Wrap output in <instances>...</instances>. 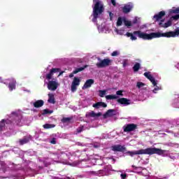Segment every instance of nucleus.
<instances>
[{
	"label": "nucleus",
	"mask_w": 179,
	"mask_h": 179,
	"mask_svg": "<svg viewBox=\"0 0 179 179\" xmlns=\"http://www.w3.org/2000/svg\"><path fill=\"white\" fill-rule=\"evenodd\" d=\"M126 36L127 37H130V39L132 41L138 39L135 36H138L139 38H142L143 40H152V38H159L160 37L170 38V37H176V36H179V29H177L175 31H170L165 33L152 32L150 34L142 32L141 31H134L133 34L127 32Z\"/></svg>",
	"instance_id": "1"
},
{
	"label": "nucleus",
	"mask_w": 179,
	"mask_h": 179,
	"mask_svg": "<svg viewBox=\"0 0 179 179\" xmlns=\"http://www.w3.org/2000/svg\"><path fill=\"white\" fill-rule=\"evenodd\" d=\"M127 155H129L131 157H134L135 155H149V156H152V155H164V150L160 148H148L145 149H141L137 151H127Z\"/></svg>",
	"instance_id": "2"
},
{
	"label": "nucleus",
	"mask_w": 179,
	"mask_h": 179,
	"mask_svg": "<svg viewBox=\"0 0 179 179\" xmlns=\"http://www.w3.org/2000/svg\"><path fill=\"white\" fill-rule=\"evenodd\" d=\"M104 12V7L101 1H98L96 2L94 7L93 8V16L92 22H96L99 17V15H101V13Z\"/></svg>",
	"instance_id": "3"
},
{
	"label": "nucleus",
	"mask_w": 179,
	"mask_h": 179,
	"mask_svg": "<svg viewBox=\"0 0 179 179\" xmlns=\"http://www.w3.org/2000/svg\"><path fill=\"white\" fill-rule=\"evenodd\" d=\"M98 61H99V62H97L96 64V66L99 69L101 68H106L107 66H110V65H111V59L106 58V59H100V57H97Z\"/></svg>",
	"instance_id": "4"
},
{
	"label": "nucleus",
	"mask_w": 179,
	"mask_h": 179,
	"mask_svg": "<svg viewBox=\"0 0 179 179\" xmlns=\"http://www.w3.org/2000/svg\"><path fill=\"white\" fill-rule=\"evenodd\" d=\"M124 132H134L135 130L138 129V124L131 123L126 124L123 126Z\"/></svg>",
	"instance_id": "5"
},
{
	"label": "nucleus",
	"mask_w": 179,
	"mask_h": 179,
	"mask_svg": "<svg viewBox=\"0 0 179 179\" xmlns=\"http://www.w3.org/2000/svg\"><path fill=\"white\" fill-rule=\"evenodd\" d=\"M132 9H134V3L132 2H129L124 4V6L122 8L123 13H129Z\"/></svg>",
	"instance_id": "6"
},
{
	"label": "nucleus",
	"mask_w": 179,
	"mask_h": 179,
	"mask_svg": "<svg viewBox=\"0 0 179 179\" xmlns=\"http://www.w3.org/2000/svg\"><path fill=\"white\" fill-rule=\"evenodd\" d=\"M111 150H113V152H122L124 153V152L127 150V148L125 145H121L118 144L111 146Z\"/></svg>",
	"instance_id": "7"
},
{
	"label": "nucleus",
	"mask_w": 179,
	"mask_h": 179,
	"mask_svg": "<svg viewBox=\"0 0 179 179\" xmlns=\"http://www.w3.org/2000/svg\"><path fill=\"white\" fill-rule=\"evenodd\" d=\"M80 85V79L78 77H74L71 84V92H76L77 86Z\"/></svg>",
	"instance_id": "8"
},
{
	"label": "nucleus",
	"mask_w": 179,
	"mask_h": 179,
	"mask_svg": "<svg viewBox=\"0 0 179 179\" xmlns=\"http://www.w3.org/2000/svg\"><path fill=\"white\" fill-rule=\"evenodd\" d=\"M144 76H145V78H147V79H148L152 83L153 86H157V83L156 82V80L153 76L150 74V72L144 73Z\"/></svg>",
	"instance_id": "9"
},
{
	"label": "nucleus",
	"mask_w": 179,
	"mask_h": 179,
	"mask_svg": "<svg viewBox=\"0 0 179 179\" xmlns=\"http://www.w3.org/2000/svg\"><path fill=\"white\" fill-rule=\"evenodd\" d=\"M48 89L49 90H57L58 89V83L55 81H49L48 83Z\"/></svg>",
	"instance_id": "10"
},
{
	"label": "nucleus",
	"mask_w": 179,
	"mask_h": 179,
	"mask_svg": "<svg viewBox=\"0 0 179 179\" xmlns=\"http://www.w3.org/2000/svg\"><path fill=\"white\" fill-rule=\"evenodd\" d=\"M87 65H85L83 67L76 69L71 73L69 74V78H73V75H76V73H79V72H82V71H85L86 68H87Z\"/></svg>",
	"instance_id": "11"
},
{
	"label": "nucleus",
	"mask_w": 179,
	"mask_h": 179,
	"mask_svg": "<svg viewBox=\"0 0 179 179\" xmlns=\"http://www.w3.org/2000/svg\"><path fill=\"white\" fill-rule=\"evenodd\" d=\"M119 104H122L123 106H129L131 104V100L127 98H120L117 100Z\"/></svg>",
	"instance_id": "12"
},
{
	"label": "nucleus",
	"mask_w": 179,
	"mask_h": 179,
	"mask_svg": "<svg viewBox=\"0 0 179 179\" xmlns=\"http://www.w3.org/2000/svg\"><path fill=\"white\" fill-rule=\"evenodd\" d=\"M101 115H102V113L100 112L98 113H94V111H91V112L87 113L85 115V117L86 118H90V117L92 118H96V117H101Z\"/></svg>",
	"instance_id": "13"
},
{
	"label": "nucleus",
	"mask_w": 179,
	"mask_h": 179,
	"mask_svg": "<svg viewBox=\"0 0 179 179\" xmlns=\"http://www.w3.org/2000/svg\"><path fill=\"white\" fill-rule=\"evenodd\" d=\"M57 72H59V69L53 68L50 69V71L46 75V79H48V80H51L52 78V75H54V73H57Z\"/></svg>",
	"instance_id": "14"
},
{
	"label": "nucleus",
	"mask_w": 179,
	"mask_h": 179,
	"mask_svg": "<svg viewBox=\"0 0 179 179\" xmlns=\"http://www.w3.org/2000/svg\"><path fill=\"white\" fill-rule=\"evenodd\" d=\"M164 22V20H161L160 22H159V26H160V27H164L165 29H167V27H170V26L173 24V22L170 20L164 24L163 23Z\"/></svg>",
	"instance_id": "15"
},
{
	"label": "nucleus",
	"mask_w": 179,
	"mask_h": 179,
	"mask_svg": "<svg viewBox=\"0 0 179 179\" xmlns=\"http://www.w3.org/2000/svg\"><path fill=\"white\" fill-rule=\"evenodd\" d=\"M164 16H166V11L162 10L160 11L158 14L155 15L154 19H155L156 22H159V20H162Z\"/></svg>",
	"instance_id": "16"
},
{
	"label": "nucleus",
	"mask_w": 179,
	"mask_h": 179,
	"mask_svg": "<svg viewBox=\"0 0 179 179\" xmlns=\"http://www.w3.org/2000/svg\"><path fill=\"white\" fill-rule=\"evenodd\" d=\"M94 84V80L93 79H88L85 83L83 90H85V89H89V87H92V85Z\"/></svg>",
	"instance_id": "17"
},
{
	"label": "nucleus",
	"mask_w": 179,
	"mask_h": 179,
	"mask_svg": "<svg viewBox=\"0 0 179 179\" xmlns=\"http://www.w3.org/2000/svg\"><path fill=\"white\" fill-rule=\"evenodd\" d=\"M30 141H31V136L27 137L24 136L23 138L19 140V143L21 145H26V143H29Z\"/></svg>",
	"instance_id": "18"
},
{
	"label": "nucleus",
	"mask_w": 179,
	"mask_h": 179,
	"mask_svg": "<svg viewBox=\"0 0 179 179\" xmlns=\"http://www.w3.org/2000/svg\"><path fill=\"white\" fill-rule=\"evenodd\" d=\"M8 89L10 92L16 89V80L12 79L8 84Z\"/></svg>",
	"instance_id": "19"
},
{
	"label": "nucleus",
	"mask_w": 179,
	"mask_h": 179,
	"mask_svg": "<svg viewBox=\"0 0 179 179\" xmlns=\"http://www.w3.org/2000/svg\"><path fill=\"white\" fill-rule=\"evenodd\" d=\"M114 113H115V110L109 109L103 114V117L104 119L107 118V117H113V115H114Z\"/></svg>",
	"instance_id": "20"
},
{
	"label": "nucleus",
	"mask_w": 179,
	"mask_h": 179,
	"mask_svg": "<svg viewBox=\"0 0 179 179\" xmlns=\"http://www.w3.org/2000/svg\"><path fill=\"white\" fill-rule=\"evenodd\" d=\"M43 106H44V101L41 99L36 101L34 103V107H35V108H40V107H43Z\"/></svg>",
	"instance_id": "21"
},
{
	"label": "nucleus",
	"mask_w": 179,
	"mask_h": 179,
	"mask_svg": "<svg viewBox=\"0 0 179 179\" xmlns=\"http://www.w3.org/2000/svg\"><path fill=\"white\" fill-rule=\"evenodd\" d=\"M48 101L50 103V104H55V97L54 96V94H48Z\"/></svg>",
	"instance_id": "22"
},
{
	"label": "nucleus",
	"mask_w": 179,
	"mask_h": 179,
	"mask_svg": "<svg viewBox=\"0 0 179 179\" xmlns=\"http://www.w3.org/2000/svg\"><path fill=\"white\" fill-rule=\"evenodd\" d=\"M44 129H51V128H55V124H45L43 125Z\"/></svg>",
	"instance_id": "23"
},
{
	"label": "nucleus",
	"mask_w": 179,
	"mask_h": 179,
	"mask_svg": "<svg viewBox=\"0 0 179 179\" xmlns=\"http://www.w3.org/2000/svg\"><path fill=\"white\" fill-rule=\"evenodd\" d=\"M141 69V64L140 63H136L134 66H133V71L134 72H138Z\"/></svg>",
	"instance_id": "24"
},
{
	"label": "nucleus",
	"mask_w": 179,
	"mask_h": 179,
	"mask_svg": "<svg viewBox=\"0 0 179 179\" xmlns=\"http://www.w3.org/2000/svg\"><path fill=\"white\" fill-rule=\"evenodd\" d=\"M118 98L117 96L113 95V94H110V95H106V100H115Z\"/></svg>",
	"instance_id": "25"
},
{
	"label": "nucleus",
	"mask_w": 179,
	"mask_h": 179,
	"mask_svg": "<svg viewBox=\"0 0 179 179\" xmlns=\"http://www.w3.org/2000/svg\"><path fill=\"white\" fill-rule=\"evenodd\" d=\"M15 120L17 125H20V122H22V116L21 115L15 116Z\"/></svg>",
	"instance_id": "26"
},
{
	"label": "nucleus",
	"mask_w": 179,
	"mask_h": 179,
	"mask_svg": "<svg viewBox=\"0 0 179 179\" xmlns=\"http://www.w3.org/2000/svg\"><path fill=\"white\" fill-rule=\"evenodd\" d=\"M73 117H63L61 121L63 124H66V122H71Z\"/></svg>",
	"instance_id": "27"
},
{
	"label": "nucleus",
	"mask_w": 179,
	"mask_h": 179,
	"mask_svg": "<svg viewBox=\"0 0 179 179\" xmlns=\"http://www.w3.org/2000/svg\"><path fill=\"white\" fill-rule=\"evenodd\" d=\"M170 15L173 13H179V8H173V9L169 10Z\"/></svg>",
	"instance_id": "28"
},
{
	"label": "nucleus",
	"mask_w": 179,
	"mask_h": 179,
	"mask_svg": "<svg viewBox=\"0 0 179 179\" xmlns=\"http://www.w3.org/2000/svg\"><path fill=\"white\" fill-rule=\"evenodd\" d=\"M54 110H50L48 109H44L42 113V115H45V114H52Z\"/></svg>",
	"instance_id": "29"
},
{
	"label": "nucleus",
	"mask_w": 179,
	"mask_h": 179,
	"mask_svg": "<svg viewBox=\"0 0 179 179\" xmlns=\"http://www.w3.org/2000/svg\"><path fill=\"white\" fill-rule=\"evenodd\" d=\"M85 129V127L83 125H80L78 128L76 129L77 134H80V132H83Z\"/></svg>",
	"instance_id": "30"
},
{
	"label": "nucleus",
	"mask_w": 179,
	"mask_h": 179,
	"mask_svg": "<svg viewBox=\"0 0 179 179\" xmlns=\"http://www.w3.org/2000/svg\"><path fill=\"white\" fill-rule=\"evenodd\" d=\"M3 127H5V119L1 120L0 124V132H2V129H3Z\"/></svg>",
	"instance_id": "31"
},
{
	"label": "nucleus",
	"mask_w": 179,
	"mask_h": 179,
	"mask_svg": "<svg viewBox=\"0 0 179 179\" xmlns=\"http://www.w3.org/2000/svg\"><path fill=\"white\" fill-rule=\"evenodd\" d=\"M99 97H104L106 96V93H107V91L106 90H99Z\"/></svg>",
	"instance_id": "32"
},
{
	"label": "nucleus",
	"mask_w": 179,
	"mask_h": 179,
	"mask_svg": "<svg viewBox=\"0 0 179 179\" xmlns=\"http://www.w3.org/2000/svg\"><path fill=\"white\" fill-rule=\"evenodd\" d=\"M145 84L142 83V82H138L137 84H136V87L138 88V89H142V87L143 86H145Z\"/></svg>",
	"instance_id": "33"
},
{
	"label": "nucleus",
	"mask_w": 179,
	"mask_h": 179,
	"mask_svg": "<svg viewBox=\"0 0 179 179\" xmlns=\"http://www.w3.org/2000/svg\"><path fill=\"white\" fill-rule=\"evenodd\" d=\"M124 23L126 26H127V27H129L131 26H132V22L131 21H129V20H124Z\"/></svg>",
	"instance_id": "34"
},
{
	"label": "nucleus",
	"mask_w": 179,
	"mask_h": 179,
	"mask_svg": "<svg viewBox=\"0 0 179 179\" xmlns=\"http://www.w3.org/2000/svg\"><path fill=\"white\" fill-rule=\"evenodd\" d=\"M122 18L119 17L117 21V26H122Z\"/></svg>",
	"instance_id": "35"
},
{
	"label": "nucleus",
	"mask_w": 179,
	"mask_h": 179,
	"mask_svg": "<svg viewBox=\"0 0 179 179\" xmlns=\"http://www.w3.org/2000/svg\"><path fill=\"white\" fill-rule=\"evenodd\" d=\"M101 102H97L96 103H94L92 105V107H94V108H100V107H101Z\"/></svg>",
	"instance_id": "36"
},
{
	"label": "nucleus",
	"mask_w": 179,
	"mask_h": 179,
	"mask_svg": "<svg viewBox=\"0 0 179 179\" xmlns=\"http://www.w3.org/2000/svg\"><path fill=\"white\" fill-rule=\"evenodd\" d=\"M118 55H120V53L117 50H115L111 53V57H118Z\"/></svg>",
	"instance_id": "37"
},
{
	"label": "nucleus",
	"mask_w": 179,
	"mask_h": 179,
	"mask_svg": "<svg viewBox=\"0 0 179 179\" xmlns=\"http://www.w3.org/2000/svg\"><path fill=\"white\" fill-rule=\"evenodd\" d=\"M171 19H173V20H178V19H179V14H177L176 15L172 16Z\"/></svg>",
	"instance_id": "38"
},
{
	"label": "nucleus",
	"mask_w": 179,
	"mask_h": 179,
	"mask_svg": "<svg viewBox=\"0 0 179 179\" xmlns=\"http://www.w3.org/2000/svg\"><path fill=\"white\" fill-rule=\"evenodd\" d=\"M116 94L117 96H124V94H122V90H119L116 92Z\"/></svg>",
	"instance_id": "39"
},
{
	"label": "nucleus",
	"mask_w": 179,
	"mask_h": 179,
	"mask_svg": "<svg viewBox=\"0 0 179 179\" xmlns=\"http://www.w3.org/2000/svg\"><path fill=\"white\" fill-rule=\"evenodd\" d=\"M109 17L110 20H113V18L114 17V13L110 12L109 13Z\"/></svg>",
	"instance_id": "40"
},
{
	"label": "nucleus",
	"mask_w": 179,
	"mask_h": 179,
	"mask_svg": "<svg viewBox=\"0 0 179 179\" xmlns=\"http://www.w3.org/2000/svg\"><path fill=\"white\" fill-rule=\"evenodd\" d=\"M100 106H101V107H103V108H106V107H107V103H106L104 102H101Z\"/></svg>",
	"instance_id": "41"
},
{
	"label": "nucleus",
	"mask_w": 179,
	"mask_h": 179,
	"mask_svg": "<svg viewBox=\"0 0 179 179\" xmlns=\"http://www.w3.org/2000/svg\"><path fill=\"white\" fill-rule=\"evenodd\" d=\"M120 177L122 179H127V173H122Z\"/></svg>",
	"instance_id": "42"
},
{
	"label": "nucleus",
	"mask_w": 179,
	"mask_h": 179,
	"mask_svg": "<svg viewBox=\"0 0 179 179\" xmlns=\"http://www.w3.org/2000/svg\"><path fill=\"white\" fill-rule=\"evenodd\" d=\"M50 143H52V145H55L57 143V141H55V138H53L51 140Z\"/></svg>",
	"instance_id": "43"
},
{
	"label": "nucleus",
	"mask_w": 179,
	"mask_h": 179,
	"mask_svg": "<svg viewBox=\"0 0 179 179\" xmlns=\"http://www.w3.org/2000/svg\"><path fill=\"white\" fill-rule=\"evenodd\" d=\"M110 2L113 6H117V3L115 2V0H110Z\"/></svg>",
	"instance_id": "44"
},
{
	"label": "nucleus",
	"mask_w": 179,
	"mask_h": 179,
	"mask_svg": "<svg viewBox=\"0 0 179 179\" xmlns=\"http://www.w3.org/2000/svg\"><path fill=\"white\" fill-rule=\"evenodd\" d=\"M160 88L158 86H156V87L153 90V93H157V90H159Z\"/></svg>",
	"instance_id": "45"
},
{
	"label": "nucleus",
	"mask_w": 179,
	"mask_h": 179,
	"mask_svg": "<svg viewBox=\"0 0 179 179\" xmlns=\"http://www.w3.org/2000/svg\"><path fill=\"white\" fill-rule=\"evenodd\" d=\"M4 122H6V124H13V122L9 120H5Z\"/></svg>",
	"instance_id": "46"
},
{
	"label": "nucleus",
	"mask_w": 179,
	"mask_h": 179,
	"mask_svg": "<svg viewBox=\"0 0 179 179\" xmlns=\"http://www.w3.org/2000/svg\"><path fill=\"white\" fill-rule=\"evenodd\" d=\"M12 114L13 115H17V113L16 112H13Z\"/></svg>",
	"instance_id": "47"
},
{
	"label": "nucleus",
	"mask_w": 179,
	"mask_h": 179,
	"mask_svg": "<svg viewBox=\"0 0 179 179\" xmlns=\"http://www.w3.org/2000/svg\"><path fill=\"white\" fill-rule=\"evenodd\" d=\"M62 73H64V71H61L59 74V76H61V75H62Z\"/></svg>",
	"instance_id": "48"
},
{
	"label": "nucleus",
	"mask_w": 179,
	"mask_h": 179,
	"mask_svg": "<svg viewBox=\"0 0 179 179\" xmlns=\"http://www.w3.org/2000/svg\"><path fill=\"white\" fill-rule=\"evenodd\" d=\"M123 66H127V63L126 62H124Z\"/></svg>",
	"instance_id": "49"
},
{
	"label": "nucleus",
	"mask_w": 179,
	"mask_h": 179,
	"mask_svg": "<svg viewBox=\"0 0 179 179\" xmlns=\"http://www.w3.org/2000/svg\"><path fill=\"white\" fill-rule=\"evenodd\" d=\"M132 167L136 169V167L135 166H134V165L132 166Z\"/></svg>",
	"instance_id": "50"
},
{
	"label": "nucleus",
	"mask_w": 179,
	"mask_h": 179,
	"mask_svg": "<svg viewBox=\"0 0 179 179\" xmlns=\"http://www.w3.org/2000/svg\"><path fill=\"white\" fill-rule=\"evenodd\" d=\"M94 2H96V0H94Z\"/></svg>",
	"instance_id": "51"
},
{
	"label": "nucleus",
	"mask_w": 179,
	"mask_h": 179,
	"mask_svg": "<svg viewBox=\"0 0 179 179\" xmlns=\"http://www.w3.org/2000/svg\"><path fill=\"white\" fill-rule=\"evenodd\" d=\"M53 155H55V153H53Z\"/></svg>",
	"instance_id": "52"
}]
</instances>
